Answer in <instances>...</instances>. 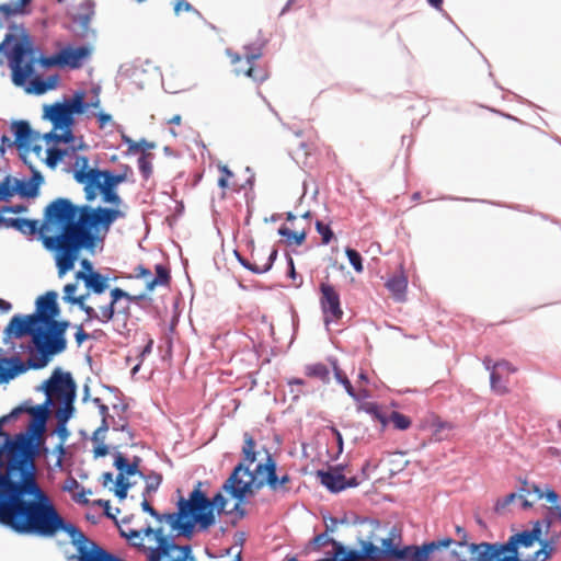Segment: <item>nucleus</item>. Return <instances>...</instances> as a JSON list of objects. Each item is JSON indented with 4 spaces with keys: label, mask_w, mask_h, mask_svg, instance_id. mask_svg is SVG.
I'll return each instance as SVG.
<instances>
[{
    "label": "nucleus",
    "mask_w": 561,
    "mask_h": 561,
    "mask_svg": "<svg viewBox=\"0 0 561 561\" xmlns=\"http://www.w3.org/2000/svg\"><path fill=\"white\" fill-rule=\"evenodd\" d=\"M36 320L32 319V314L28 316H20L15 314L12 317L10 322L4 329L3 332V342L4 344H9V342L15 337L20 339L24 335H31L33 339L34 332L37 327Z\"/></svg>",
    "instance_id": "nucleus-20"
},
{
    "label": "nucleus",
    "mask_w": 561,
    "mask_h": 561,
    "mask_svg": "<svg viewBox=\"0 0 561 561\" xmlns=\"http://www.w3.org/2000/svg\"><path fill=\"white\" fill-rule=\"evenodd\" d=\"M30 414H32L35 419H37L41 423V425L44 424L46 417H47V410L44 405H37L35 408H31L27 410Z\"/></svg>",
    "instance_id": "nucleus-56"
},
{
    "label": "nucleus",
    "mask_w": 561,
    "mask_h": 561,
    "mask_svg": "<svg viewBox=\"0 0 561 561\" xmlns=\"http://www.w3.org/2000/svg\"><path fill=\"white\" fill-rule=\"evenodd\" d=\"M76 389L71 374L64 373L59 368H56L49 379L45 381L44 390L47 402L55 400L61 404L56 410V417L60 424H65L72 416Z\"/></svg>",
    "instance_id": "nucleus-8"
},
{
    "label": "nucleus",
    "mask_w": 561,
    "mask_h": 561,
    "mask_svg": "<svg viewBox=\"0 0 561 561\" xmlns=\"http://www.w3.org/2000/svg\"><path fill=\"white\" fill-rule=\"evenodd\" d=\"M386 288L390 291L393 299L399 302H403L407 299L408 289V277L404 272L401 271L398 274L392 275L385 284Z\"/></svg>",
    "instance_id": "nucleus-27"
},
{
    "label": "nucleus",
    "mask_w": 561,
    "mask_h": 561,
    "mask_svg": "<svg viewBox=\"0 0 561 561\" xmlns=\"http://www.w3.org/2000/svg\"><path fill=\"white\" fill-rule=\"evenodd\" d=\"M108 170H100L92 168L87 172L80 171L75 174V180L84 185L85 199L92 202L98 195V191L102 192V183Z\"/></svg>",
    "instance_id": "nucleus-22"
},
{
    "label": "nucleus",
    "mask_w": 561,
    "mask_h": 561,
    "mask_svg": "<svg viewBox=\"0 0 561 561\" xmlns=\"http://www.w3.org/2000/svg\"><path fill=\"white\" fill-rule=\"evenodd\" d=\"M70 323L61 322L37 324L32 344L35 353L23 362L19 356L5 357V352L0 348V383H8L28 368L42 369L48 365L51 358L67 348L66 331Z\"/></svg>",
    "instance_id": "nucleus-4"
},
{
    "label": "nucleus",
    "mask_w": 561,
    "mask_h": 561,
    "mask_svg": "<svg viewBox=\"0 0 561 561\" xmlns=\"http://www.w3.org/2000/svg\"><path fill=\"white\" fill-rule=\"evenodd\" d=\"M122 139H123V141H124L126 145H128V150H129L130 152H138V151H139V149H140V145H141V144H138V141H134L131 138H129V137H128V136H126V135H123V136H122Z\"/></svg>",
    "instance_id": "nucleus-63"
},
{
    "label": "nucleus",
    "mask_w": 561,
    "mask_h": 561,
    "mask_svg": "<svg viewBox=\"0 0 561 561\" xmlns=\"http://www.w3.org/2000/svg\"><path fill=\"white\" fill-rule=\"evenodd\" d=\"M85 296L87 301L81 307V310L87 314L85 321L98 320L107 323L114 319L115 306L121 305V299H123V296H127V291L118 287L113 288L108 302H102L101 295L85 294Z\"/></svg>",
    "instance_id": "nucleus-12"
},
{
    "label": "nucleus",
    "mask_w": 561,
    "mask_h": 561,
    "mask_svg": "<svg viewBox=\"0 0 561 561\" xmlns=\"http://www.w3.org/2000/svg\"><path fill=\"white\" fill-rule=\"evenodd\" d=\"M30 2H31V0H16V2H14V3L0 4V13H2L4 19L8 20L13 15L24 13L25 7Z\"/></svg>",
    "instance_id": "nucleus-33"
},
{
    "label": "nucleus",
    "mask_w": 561,
    "mask_h": 561,
    "mask_svg": "<svg viewBox=\"0 0 561 561\" xmlns=\"http://www.w3.org/2000/svg\"><path fill=\"white\" fill-rule=\"evenodd\" d=\"M107 430H108V424H107V421L104 419V420H102L101 426L98 427L93 433L92 442L94 443V445L104 443L105 432Z\"/></svg>",
    "instance_id": "nucleus-53"
},
{
    "label": "nucleus",
    "mask_w": 561,
    "mask_h": 561,
    "mask_svg": "<svg viewBox=\"0 0 561 561\" xmlns=\"http://www.w3.org/2000/svg\"><path fill=\"white\" fill-rule=\"evenodd\" d=\"M391 422L397 430L404 431L411 426V420L404 414L393 411L388 417V422Z\"/></svg>",
    "instance_id": "nucleus-44"
},
{
    "label": "nucleus",
    "mask_w": 561,
    "mask_h": 561,
    "mask_svg": "<svg viewBox=\"0 0 561 561\" xmlns=\"http://www.w3.org/2000/svg\"><path fill=\"white\" fill-rule=\"evenodd\" d=\"M345 253L354 270L357 273H362L364 270L362 255L356 250L351 248H347Z\"/></svg>",
    "instance_id": "nucleus-48"
},
{
    "label": "nucleus",
    "mask_w": 561,
    "mask_h": 561,
    "mask_svg": "<svg viewBox=\"0 0 561 561\" xmlns=\"http://www.w3.org/2000/svg\"><path fill=\"white\" fill-rule=\"evenodd\" d=\"M218 170L221 173L218 179V186L224 191L222 196H225V191L230 187V180L234 176V174L226 164H218Z\"/></svg>",
    "instance_id": "nucleus-45"
},
{
    "label": "nucleus",
    "mask_w": 561,
    "mask_h": 561,
    "mask_svg": "<svg viewBox=\"0 0 561 561\" xmlns=\"http://www.w3.org/2000/svg\"><path fill=\"white\" fill-rule=\"evenodd\" d=\"M320 306L325 324L339 322L343 318L340 294L335 287L329 283L320 284Z\"/></svg>",
    "instance_id": "nucleus-15"
},
{
    "label": "nucleus",
    "mask_w": 561,
    "mask_h": 561,
    "mask_svg": "<svg viewBox=\"0 0 561 561\" xmlns=\"http://www.w3.org/2000/svg\"><path fill=\"white\" fill-rule=\"evenodd\" d=\"M138 168L145 179L152 173V161L150 153H142L138 159Z\"/></svg>",
    "instance_id": "nucleus-46"
},
{
    "label": "nucleus",
    "mask_w": 561,
    "mask_h": 561,
    "mask_svg": "<svg viewBox=\"0 0 561 561\" xmlns=\"http://www.w3.org/2000/svg\"><path fill=\"white\" fill-rule=\"evenodd\" d=\"M57 293L47 291L36 300V311L32 313V319L36 320L38 324L60 322L56 320L59 314V307L57 304Z\"/></svg>",
    "instance_id": "nucleus-19"
},
{
    "label": "nucleus",
    "mask_w": 561,
    "mask_h": 561,
    "mask_svg": "<svg viewBox=\"0 0 561 561\" xmlns=\"http://www.w3.org/2000/svg\"><path fill=\"white\" fill-rule=\"evenodd\" d=\"M135 277L145 280L146 290L152 291L159 285H168L170 283V273L161 264L156 265V277H152L150 270L142 265H138L134 268Z\"/></svg>",
    "instance_id": "nucleus-23"
},
{
    "label": "nucleus",
    "mask_w": 561,
    "mask_h": 561,
    "mask_svg": "<svg viewBox=\"0 0 561 561\" xmlns=\"http://www.w3.org/2000/svg\"><path fill=\"white\" fill-rule=\"evenodd\" d=\"M77 279H82L89 289L87 294L102 295L108 287V279L95 271L82 272L76 274Z\"/></svg>",
    "instance_id": "nucleus-25"
},
{
    "label": "nucleus",
    "mask_w": 561,
    "mask_h": 561,
    "mask_svg": "<svg viewBox=\"0 0 561 561\" xmlns=\"http://www.w3.org/2000/svg\"><path fill=\"white\" fill-rule=\"evenodd\" d=\"M386 529L376 522L374 529L365 542V554L368 556L369 561H400L405 560L411 551L410 547L401 548L402 535L401 530L392 527L381 536Z\"/></svg>",
    "instance_id": "nucleus-7"
},
{
    "label": "nucleus",
    "mask_w": 561,
    "mask_h": 561,
    "mask_svg": "<svg viewBox=\"0 0 561 561\" xmlns=\"http://www.w3.org/2000/svg\"><path fill=\"white\" fill-rule=\"evenodd\" d=\"M358 411H364L370 414L374 419L378 420L382 426L388 423V417L381 412L379 405L375 402H365L358 407Z\"/></svg>",
    "instance_id": "nucleus-39"
},
{
    "label": "nucleus",
    "mask_w": 561,
    "mask_h": 561,
    "mask_svg": "<svg viewBox=\"0 0 561 561\" xmlns=\"http://www.w3.org/2000/svg\"><path fill=\"white\" fill-rule=\"evenodd\" d=\"M11 130L14 133V144L19 150L20 157L31 171L36 170L35 164L43 162L46 149L39 144L41 136L34 131L26 121H18L11 124Z\"/></svg>",
    "instance_id": "nucleus-10"
},
{
    "label": "nucleus",
    "mask_w": 561,
    "mask_h": 561,
    "mask_svg": "<svg viewBox=\"0 0 561 561\" xmlns=\"http://www.w3.org/2000/svg\"><path fill=\"white\" fill-rule=\"evenodd\" d=\"M341 385H343L345 391L348 393L350 397H352L356 401H362L369 397V391L366 387L363 386H356L354 387L348 378H344L341 381Z\"/></svg>",
    "instance_id": "nucleus-37"
},
{
    "label": "nucleus",
    "mask_w": 561,
    "mask_h": 561,
    "mask_svg": "<svg viewBox=\"0 0 561 561\" xmlns=\"http://www.w3.org/2000/svg\"><path fill=\"white\" fill-rule=\"evenodd\" d=\"M89 339H90V334H88L83 330V325L82 324L76 325L75 340H76V343L78 344V346L82 345L83 342H85Z\"/></svg>",
    "instance_id": "nucleus-58"
},
{
    "label": "nucleus",
    "mask_w": 561,
    "mask_h": 561,
    "mask_svg": "<svg viewBox=\"0 0 561 561\" xmlns=\"http://www.w3.org/2000/svg\"><path fill=\"white\" fill-rule=\"evenodd\" d=\"M16 194V187L14 185V178L7 175L0 182V203L10 201Z\"/></svg>",
    "instance_id": "nucleus-38"
},
{
    "label": "nucleus",
    "mask_w": 561,
    "mask_h": 561,
    "mask_svg": "<svg viewBox=\"0 0 561 561\" xmlns=\"http://www.w3.org/2000/svg\"><path fill=\"white\" fill-rule=\"evenodd\" d=\"M178 506V512L160 514L150 505L146 497L141 502V508L145 512L149 513L160 524H167L170 527V530L165 531L163 526H159L173 539L174 543L173 533H175L176 537L184 536L191 538L195 526H198L199 529H207L213 525L209 511L205 513L208 506L206 495L199 490V485L191 492L188 500L181 497Z\"/></svg>",
    "instance_id": "nucleus-5"
},
{
    "label": "nucleus",
    "mask_w": 561,
    "mask_h": 561,
    "mask_svg": "<svg viewBox=\"0 0 561 561\" xmlns=\"http://www.w3.org/2000/svg\"><path fill=\"white\" fill-rule=\"evenodd\" d=\"M206 501H207L208 507H207V510H205V513H207L209 511V514L211 515V518H213V525H214L215 524L214 507H217L218 512H222L226 507L227 500L225 499V496L221 493H217L213 497L211 501L206 496Z\"/></svg>",
    "instance_id": "nucleus-43"
},
{
    "label": "nucleus",
    "mask_w": 561,
    "mask_h": 561,
    "mask_svg": "<svg viewBox=\"0 0 561 561\" xmlns=\"http://www.w3.org/2000/svg\"><path fill=\"white\" fill-rule=\"evenodd\" d=\"M551 526L549 518L536 520L531 529L523 530L503 543L480 542L469 546L472 561H548L557 550L554 537L542 539Z\"/></svg>",
    "instance_id": "nucleus-2"
},
{
    "label": "nucleus",
    "mask_w": 561,
    "mask_h": 561,
    "mask_svg": "<svg viewBox=\"0 0 561 561\" xmlns=\"http://www.w3.org/2000/svg\"><path fill=\"white\" fill-rule=\"evenodd\" d=\"M517 499H518V493H510V494L505 495L504 497L499 499L495 503L494 508L496 512H502L510 504L514 503Z\"/></svg>",
    "instance_id": "nucleus-52"
},
{
    "label": "nucleus",
    "mask_w": 561,
    "mask_h": 561,
    "mask_svg": "<svg viewBox=\"0 0 561 561\" xmlns=\"http://www.w3.org/2000/svg\"><path fill=\"white\" fill-rule=\"evenodd\" d=\"M115 314L117 317L123 316L124 325H125L126 321L130 317V305L127 302V300H125L123 302V299H121V305L119 306H115Z\"/></svg>",
    "instance_id": "nucleus-54"
},
{
    "label": "nucleus",
    "mask_w": 561,
    "mask_h": 561,
    "mask_svg": "<svg viewBox=\"0 0 561 561\" xmlns=\"http://www.w3.org/2000/svg\"><path fill=\"white\" fill-rule=\"evenodd\" d=\"M316 229H317L318 233L321 234L322 243L329 244L333 238V232H332L330 226L318 220L316 222Z\"/></svg>",
    "instance_id": "nucleus-51"
},
{
    "label": "nucleus",
    "mask_w": 561,
    "mask_h": 561,
    "mask_svg": "<svg viewBox=\"0 0 561 561\" xmlns=\"http://www.w3.org/2000/svg\"><path fill=\"white\" fill-rule=\"evenodd\" d=\"M67 147L64 149L60 148H47L45 151L44 163L50 168L55 169L60 161H65L68 163L69 156L73 154L75 150L71 148V144H66Z\"/></svg>",
    "instance_id": "nucleus-30"
},
{
    "label": "nucleus",
    "mask_w": 561,
    "mask_h": 561,
    "mask_svg": "<svg viewBox=\"0 0 561 561\" xmlns=\"http://www.w3.org/2000/svg\"><path fill=\"white\" fill-rule=\"evenodd\" d=\"M70 144L75 152L73 154L69 156L68 164H70L73 168V175L78 174L80 171H89L91 169L89 164V158L80 153V151H87L89 149V146L84 142V147L77 148L76 142Z\"/></svg>",
    "instance_id": "nucleus-31"
},
{
    "label": "nucleus",
    "mask_w": 561,
    "mask_h": 561,
    "mask_svg": "<svg viewBox=\"0 0 561 561\" xmlns=\"http://www.w3.org/2000/svg\"><path fill=\"white\" fill-rule=\"evenodd\" d=\"M341 385H343L345 391L348 393L350 397H352L356 401H362L369 397V391L366 387L363 386H356L354 387L348 378H344L341 381Z\"/></svg>",
    "instance_id": "nucleus-35"
},
{
    "label": "nucleus",
    "mask_w": 561,
    "mask_h": 561,
    "mask_svg": "<svg viewBox=\"0 0 561 561\" xmlns=\"http://www.w3.org/2000/svg\"><path fill=\"white\" fill-rule=\"evenodd\" d=\"M341 385H343L345 391L348 393L350 397H352L356 401H362L369 397V391L366 387L363 386H356L354 387L348 378H344L341 381Z\"/></svg>",
    "instance_id": "nucleus-36"
},
{
    "label": "nucleus",
    "mask_w": 561,
    "mask_h": 561,
    "mask_svg": "<svg viewBox=\"0 0 561 561\" xmlns=\"http://www.w3.org/2000/svg\"><path fill=\"white\" fill-rule=\"evenodd\" d=\"M152 347H153V340L151 337H149L147 340V343L146 345L142 347L141 351L138 352L137 354V358L140 359V363L144 362L145 357L149 354H151L152 352Z\"/></svg>",
    "instance_id": "nucleus-60"
},
{
    "label": "nucleus",
    "mask_w": 561,
    "mask_h": 561,
    "mask_svg": "<svg viewBox=\"0 0 561 561\" xmlns=\"http://www.w3.org/2000/svg\"><path fill=\"white\" fill-rule=\"evenodd\" d=\"M128 479H122V476L116 477L115 481V495L119 500H124L127 496V491L130 488Z\"/></svg>",
    "instance_id": "nucleus-49"
},
{
    "label": "nucleus",
    "mask_w": 561,
    "mask_h": 561,
    "mask_svg": "<svg viewBox=\"0 0 561 561\" xmlns=\"http://www.w3.org/2000/svg\"><path fill=\"white\" fill-rule=\"evenodd\" d=\"M305 374L307 377L319 379L324 383L330 381V370L328 366L322 363H316L306 366Z\"/></svg>",
    "instance_id": "nucleus-32"
},
{
    "label": "nucleus",
    "mask_w": 561,
    "mask_h": 561,
    "mask_svg": "<svg viewBox=\"0 0 561 561\" xmlns=\"http://www.w3.org/2000/svg\"><path fill=\"white\" fill-rule=\"evenodd\" d=\"M173 10L176 15L181 14L182 12L195 11L193 5L186 0H173Z\"/></svg>",
    "instance_id": "nucleus-55"
},
{
    "label": "nucleus",
    "mask_w": 561,
    "mask_h": 561,
    "mask_svg": "<svg viewBox=\"0 0 561 561\" xmlns=\"http://www.w3.org/2000/svg\"><path fill=\"white\" fill-rule=\"evenodd\" d=\"M127 180L126 173L107 171L102 183V201L112 207L76 205L68 198H56L45 208V230L58 229V234L44 238V247L54 252L59 277L75 267L82 250L93 252L103 244L112 225L125 218L119 209L123 201L116 187Z\"/></svg>",
    "instance_id": "nucleus-1"
},
{
    "label": "nucleus",
    "mask_w": 561,
    "mask_h": 561,
    "mask_svg": "<svg viewBox=\"0 0 561 561\" xmlns=\"http://www.w3.org/2000/svg\"><path fill=\"white\" fill-rule=\"evenodd\" d=\"M162 477L161 474L154 473L152 476H149L146 478V488L144 492V496L147 494H150L152 492H156L161 484Z\"/></svg>",
    "instance_id": "nucleus-50"
},
{
    "label": "nucleus",
    "mask_w": 561,
    "mask_h": 561,
    "mask_svg": "<svg viewBox=\"0 0 561 561\" xmlns=\"http://www.w3.org/2000/svg\"><path fill=\"white\" fill-rule=\"evenodd\" d=\"M288 276L293 279L294 286L299 287L302 284V277L295 270L293 257H288Z\"/></svg>",
    "instance_id": "nucleus-57"
},
{
    "label": "nucleus",
    "mask_w": 561,
    "mask_h": 561,
    "mask_svg": "<svg viewBox=\"0 0 561 561\" xmlns=\"http://www.w3.org/2000/svg\"><path fill=\"white\" fill-rule=\"evenodd\" d=\"M276 257L277 250L271 247L253 249L251 252V261L238 256L239 262L255 274H263L270 271Z\"/></svg>",
    "instance_id": "nucleus-18"
},
{
    "label": "nucleus",
    "mask_w": 561,
    "mask_h": 561,
    "mask_svg": "<svg viewBox=\"0 0 561 561\" xmlns=\"http://www.w3.org/2000/svg\"><path fill=\"white\" fill-rule=\"evenodd\" d=\"M341 385H343L345 391L348 393L350 397H352L356 401H362L369 397V391L366 387L363 386H356L354 387L348 378H344L341 381Z\"/></svg>",
    "instance_id": "nucleus-34"
},
{
    "label": "nucleus",
    "mask_w": 561,
    "mask_h": 561,
    "mask_svg": "<svg viewBox=\"0 0 561 561\" xmlns=\"http://www.w3.org/2000/svg\"><path fill=\"white\" fill-rule=\"evenodd\" d=\"M286 220L289 222V226L283 225L278 229V233L285 238L288 245H301L305 242L307 231L311 226L310 213H306L300 218L288 213Z\"/></svg>",
    "instance_id": "nucleus-16"
},
{
    "label": "nucleus",
    "mask_w": 561,
    "mask_h": 561,
    "mask_svg": "<svg viewBox=\"0 0 561 561\" xmlns=\"http://www.w3.org/2000/svg\"><path fill=\"white\" fill-rule=\"evenodd\" d=\"M23 411L22 408H16L14 409L9 415H4L2 417H0V436H4L7 442H9V435H7L3 431H2V425L9 421V419H12V417H16L19 415V413H21Z\"/></svg>",
    "instance_id": "nucleus-59"
},
{
    "label": "nucleus",
    "mask_w": 561,
    "mask_h": 561,
    "mask_svg": "<svg viewBox=\"0 0 561 561\" xmlns=\"http://www.w3.org/2000/svg\"><path fill=\"white\" fill-rule=\"evenodd\" d=\"M454 540L451 538H443L431 542L423 543L421 547L410 546L411 551L405 560L409 561H427L430 557L437 550L448 548Z\"/></svg>",
    "instance_id": "nucleus-24"
},
{
    "label": "nucleus",
    "mask_w": 561,
    "mask_h": 561,
    "mask_svg": "<svg viewBox=\"0 0 561 561\" xmlns=\"http://www.w3.org/2000/svg\"><path fill=\"white\" fill-rule=\"evenodd\" d=\"M178 561H196L190 545H184Z\"/></svg>",
    "instance_id": "nucleus-61"
},
{
    "label": "nucleus",
    "mask_w": 561,
    "mask_h": 561,
    "mask_svg": "<svg viewBox=\"0 0 561 561\" xmlns=\"http://www.w3.org/2000/svg\"><path fill=\"white\" fill-rule=\"evenodd\" d=\"M77 291V284H67L64 287V299L67 302H70L72 305H77L80 309L82 305H84V301H87L85 295L76 296Z\"/></svg>",
    "instance_id": "nucleus-40"
},
{
    "label": "nucleus",
    "mask_w": 561,
    "mask_h": 561,
    "mask_svg": "<svg viewBox=\"0 0 561 561\" xmlns=\"http://www.w3.org/2000/svg\"><path fill=\"white\" fill-rule=\"evenodd\" d=\"M313 545L317 547V548H320V547H323V546H327L329 543H332L335 548V556L339 557L342 552H344V547L336 542L333 538H331L329 535H328V531L323 533V534H320V535H317L313 540H312Z\"/></svg>",
    "instance_id": "nucleus-42"
},
{
    "label": "nucleus",
    "mask_w": 561,
    "mask_h": 561,
    "mask_svg": "<svg viewBox=\"0 0 561 561\" xmlns=\"http://www.w3.org/2000/svg\"><path fill=\"white\" fill-rule=\"evenodd\" d=\"M9 64L12 70V80L16 85H24L34 75L36 58L30 44L16 42L10 54Z\"/></svg>",
    "instance_id": "nucleus-11"
},
{
    "label": "nucleus",
    "mask_w": 561,
    "mask_h": 561,
    "mask_svg": "<svg viewBox=\"0 0 561 561\" xmlns=\"http://www.w3.org/2000/svg\"><path fill=\"white\" fill-rule=\"evenodd\" d=\"M8 350H3L5 352L4 356L8 357L7 355L11 353V356H19L20 359L21 356L25 353H30V356H32L33 353H35V348L31 343H27V344H23L21 343L18 347H16V344L13 342V341H10L9 344H8Z\"/></svg>",
    "instance_id": "nucleus-41"
},
{
    "label": "nucleus",
    "mask_w": 561,
    "mask_h": 561,
    "mask_svg": "<svg viewBox=\"0 0 561 561\" xmlns=\"http://www.w3.org/2000/svg\"><path fill=\"white\" fill-rule=\"evenodd\" d=\"M265 42L252 43L243 47V55L227 49V56L233 67L232 71L236 76H245L256 84H262L270 78V69L267 65L260 64L259 60L263 56Z\"/></svg>",
    "instance_id": "nucleus-9"
},
{
    "label": "nucleus",
    "mask_w": 561,
    "mask_h": 561,
    "mask_svg": "<svg viewBox=\"0 0 561 561\" xmlns=\"http://www.w3.org/2000/svg\"><path fill=\"white\" fill-rule=\"evenodd\" d=\"M84 99H87V93L83 90H78L62 103L45 105L44 117L51 122L55 130L43 136L47 144L76 142L77 148L84 147L83 138L76 137L72 133L76 123L73 115L84 114Z\"/></svg>",
    "instance_id": "nucleus-6"
},
{
    "label": "nucleus",
    "mask_w": 561,
    "mask_h": 561,
    "mask_svg": "<svg viewBox=\"0 0 561 561\" xmlns=\"http://www.w3.org/2000/svg\"><path fill=\"white\" fill-rule=\"evenodd\" d=\"M456 531L458 535V540H457L458 546H466L469 549V546L471 543H468V541H467L468 536H467L466 530L462 527L457 526Z\"/></svg>",
    "instance_id": "nucleus-62"
},
{
    "label": "nucleus",
    "mask_w": 561,
    "mask_h": 561,
    "mask_svg": "<svg viewBox=\"0 0 561 561\" xmlns=\"http://www.w3.org/2000/svg\"><path fill=\"white\" fill-rule=\"evenodd\" d=\"M243 439V460L234 467L226 480L224 489L239 501L264 485L273 491H287L286 485L290 482V477L287 473L280 478L277 477L276 461L268 453H266L264 461H260L253 470L249 469V466L256 460L255 440L249 433H244Z\"/></svg>",
    "instance_id": "nucleus-3"
},
{
    "label": "nucleus",
    "mask_w": 561,
    "mask_h": 561,
    "mask_svg": "<svg viewBox=\"0 0 561 561\" xmlns=\"http://www.w3.org/2000/svg\"><path fill=\"white\" fill-rule=\"evenodd\" d=\"M100 87H94L90 91V96L88 101L84 100V114L89 112L90 108H99L101 105L100 100Z\"/></svg>",
    "instance_id": "nucleus-47"
},
{
    "label": "nucleus",
    "mask_w": 561,
    "mask_h": 561,
    "mask_svg": "<svg viewBox=\"0 0 561 561\" xmlns=\"http://www.w3.org/2000/svg\"><path fill=\"white\" fill-rule=\"evenodd\" d=\"M96 117H98V122H99V127L102 129L105 128V126L108 123H112V116L110 114L100 112L96 114Z\"/></svg>",
    "instance_id": "nucleus-64"
},
{
    "label": "nucleus",
    "mask_w": 561,
    "mask_h": 561,
    "mask_svg": "<svg viewBox=\"0 0 561 561\" xmlns=\"http://www.w3.org/2000/svg\"><path fill=\"white\" fill-rule=\"evenodd\" d=\"M141 459L139 457H134L133 461H129L122 454H117L114 460V466L119 471L117 476H122V479H127V477H133L138 474L144 478L142 472L139 471V463Z\"/></svg>",
    "instance_id": "nucleus-29"
},
{
    "label": "nucleus",
    "mask_w": 561,
    "mask_h": 561,
    "mask_svg": "<svg viewBox=\"0 0 561 561\" xmlns=\"http://www.w3.org/2000/svg\"><path fill=\"white\" fill-rule=\"evenodd\" d=\"M90 48L87 46L71 47L67 46L61 48L58 53L43 57L41 64L44 67H59L78 69L82 66L83 61L90 56Z\"/></svg>",
    "instance_id": "nucleus-14"
},
{
    "label": "nucleus",
    "mask_w": 561,
    "mask_h": 561,
    "mask_svg": "<svg viewBox=\"0 0 561 561\" xmlns=\"http://www.w3.org/2000/svg\"><path fill=\"white\" fill-rule=\"evenodd\" d=\"M320 482L331 492H340L346 489V478L337 469L318 471Z\"/></svg>",
    "instance_id": "nucleus-28"
},
{
    "label": "nucleus",
    "mask_w": 561,
    "mask_h": 561,
    "mask_svg": "<svg viewBox=\"0 0 561 561\" xmlns=\"http://www.w3.org/2000/svg\"><path fill=\"white\" fill-rule=\"evenodd\" d=\"M517 369L507 360L496 362L490 374V386L491 390L499 396H503L510 392L508 378Z\"/></svg>",
    "instance_id": "nucleus-21"
},
{
    "label": "nucleus",
    "mask_w": 561,
    "mask_h": 561,
    "mask_svg": "<svg viewBox=\"0 0 561 561\" xmlns=\"http://www.w3.org/2000/svg\"><path fill=\"white\" fill-rule=\"evenodd\" d=\"M518 499L522 501L523 508H530L535 503L545 500L549 514L554 510L559 503L558 493L548 485H539L534 482L524 481L518 491Z\"/></svg>",
    "instance_id": "nucleus-13"
},
{
    "label": "nucleus",
    "mask_w": 561,
    "mask_h": 561,
    "mask_svg": "<svg viewBox=\"0 0 561 561\" xmlns=\"http://www.w3.org/2000/svg\"><path fill=\"white\" fill-rule=\"evenodd\" d=\"M31 180L24 181L14 178V185L16 187V194L21 197H35L38 194L39 185L43 181L42 174L34 170Z\"/></svg>",
    "instance_id": "nucleus-26"
},
{
    "label": "nucleus",
    "mask_w": 561,
    "mask_h": 561,
    "mask_svg": "<svg viewBox=\"0 0 561 561\" xmlns=\"http://www.w3.org/2000/svg\"><path fill=\"white\" fill-rule=\"evenodd\" d=\"M45 220L39 227L38 220L35 219H26V218H5L3 216V210H0V227L5 228H14L23 234L33 236L37 232L41 233L42 242L44 243L45 237H53L58 234V229L54 228L51 230L44 229Z\"/></svg>",
    "instance_id": "nucleus-17"
}]
</instances>
